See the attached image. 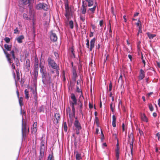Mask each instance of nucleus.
I'll list each match as a JSON object with an SVG mask.
<instances>
[{
  "label": "nucleus",
  "instance_id": "59",
  "mask_svg": "<svg viewBox=\"0 0 160 160\" xmlns=\"http://www.w3.org/2000/svg\"><path fill=\"white\" fill-rule=\"evenodd\" d=\"M93 36V32H91L90 34V37H91Z\"/></svg>",
  "mask_w": 160,
  "mask_h": 160
},
{
  "label": "nucleus",
  "instance_id": "37",
  "mask_svg": "<svg viewBox=\"0 0 160 160\" xmlns=\"http://www.w3.org/2000/svg\"><path fill=\"white\" fill-rule=\"evenodd\" d=\"M87 43L86 45L87 46V48H89V41L88 39H87L86 40Z\"/></svg>",
  "mask_w": 160,
  "mask_h": 160
},
{
  "label": "nucleus",
  "instance_id": "34",
  "mask_svg": "<svg viewBox=\"0 0 160 160\" xmlns=\"http://www.w3.org/2000/svg\"><path fill=\"white\" fill-rule=\"evenodd\" d=\"M149 108L151 111H152L153 110V108L152 105L151 104H149Z\"/></svg>",
  "mask_w": 160,
  "mask_h": 160
},
{
  "label": "nucleus",
  "instance_id": "7",
  "mask_svg": "<svg viewBox=\"0 0 160 160\" xmlns=\"http://www.w3.org/2000/svg\"><path fill=\"white\" fill-rule=\"evenodd\" d=\"M128 142L130 144V147L131 149V152L132 155V150L133 147V143L134 142L133 135L132 132L131 133L128 135Z\"/></svg>",
  "mask_w": 160,
  "mask_h": 160
},
{
  "label": "nucleus",
  "instance_id": "18",
  "mask_svg": "<svg viewBox=\"0 0 160 160\" xmlns=\"http://www.w3.org/2000/svg\"><path fill=\"white\" fill-rule=\"evenodd\" d=\"M24 38V36L23 35H21L16 38L18 42L19 43H21L22 42V40Z\"/></svg>",
  "mask_w": 160,
  "mask_h": 160
},
{
  "label": "nucleus",
  "instance_id": "14",
  "mask_svg": "<svg viewBox=\"0 0 160 160\" xmlns=\"http://www.w3.org/2000/svg\"><path fill=\"white\" fill-rule=\"evenodd\" d=\"M145 72L142 69L140 70V74L139 76V79L141 80L145 77Z\"/></svg>",
  "mask_w": 160,
  "mask_h": 160
},
{
  "label": "nucleus",
  "instance_id": "23",
  "mask_svg": "<svg viewBox=\"0 0 160 160\" xmlns=\"http://www.w3.org/2000/svg\"><path fill=\"white\" fill-rule=\"evenodd\" d=\"M54 117L56 120V123H58L60 119V114L59 113H56L54 114Z\"/></svg>",
  "mask_w": 160,
  "mask_h": 160
},
{
  "label": "nucleus",
  "instance_id": "1",
  "mask_svg": "<svg viewBox=\"0 0 160 160\" xmlns=\"http://www.w3.org/2000/svg\"><path fill=\"white\" fill-rule=\"evenodd\" d=\"M71 98L73 101V102L71 103L72 112L71 111L70 107H68L67 109V113H69L70 118H73L75 116L74 105L77 104V99L73 93L71 94Z\"/></svg>",
  "mask_w": 160,
  "mask_h": 160
},
{
  "label": "nucleus",
  "instance_id": "38",
  "mask_svg": "<svg viewBox=\"0 0 160 160\" xmlns=\"http://www.w3.org/2000/svg\"><path fill=\"white\" fill-rule=\"evenodd\" d=\"M65 17H66V18H67L68 20L69 19V13H68V12H67L65 14Z\"/></svg>",
  "mask_w": 160,
  "mask_h": 160
},
{
  "label": "nucleus",
  "instance_id": "58",
  "mask_svg": "<svg viewBox=\"0 0 160 160\" xmlns=\"http://www.w3.org/2000/svg\"><path fill=\"white\" fill-rule=\"evenodd\" d=\"M118 150V151H119V146L118 145V144H117V148L116 149V150Z\"/></svg>",
  "mask_w": 160,
  "mask_h": 160
},
{
  "label": "nucleus",
  "instance_id": "46",
  "mask_svg": "<svg viewBox=\"0 0 160 160\" xmlns=\"http://www.w3.org/2000/svg\"><path fill=\"white\" fill-rule=\"evenodd\" d=\"M20 77L19 76L17 75V77L16 79H15L16 83L17 81H18L19 80Z\"/></svg>",
  "mask_w": 160,
  "mask_h": 160
},
{
  "label": "nucleus",
  "instance_id": "19",
  "mask_svg": "<svg viewBox=\"0 0 160 160\" xmlns=\"http://www.w3.org/2000/svg\"><path fill=\"white\" fill-rule=\"evenodd\" d=\"M76 160H80L82 159V154L79 153L78 151L76 152Z\"/></svg>",
  "mask_w": 160,
  "mask_h": 160
},
{
  "label": "nucleus",
  "instance_id": "49",
  "mask_svg": "<svg viewBox=\"0 0 160 160\" xmlns=\"http://www.w3.org/2000/svg\"><path fill=\"white\" fill-rule=\"evenodd\" d=\"M122 131H124L125 130V125L124 123H123L122 124Z\"/></svg>",
  "mask_w": 160,
  "mask_h": 160
},
{
  "label": "nucleus",
  "instance_id": "60",
  "mask_svg": "<svg viewBox=\"0 0 160 160\" xmlns=\"http://www.w3.org/2000/svg\"><path fill=\"white\" fill-rule=\"evenodd\" d=\"M89 14L90 18H93V15L92 14Z\"/></svg>",
  "mask_w": 160,
  "mask_h": 160
},
{
  "label": "nucleus",
  "instance_id": "22",
  "mask_svg": "<svg viewBox=\"0 0 160 160\" xmlns=\"http://www.w3.org/2000/svg\"><path fill=\"white\" fill-rule=\"evenodd\" d=\"M141 118L143 121L147 122L148 121V119L144 114H143L141 115Z\"/></svg>",
  "mask_w": 160,
  "mask_h": 160
},
{
  "label": "nucleus",
  "instance_id": "32",
  "mask_svg": "<svg viewBox=\"0 0 160 160\" xmlns=\"http://www.w3.org/2000/svg\"><path fill=\"white\" fill-rule=\"evenodd\" d=\"M136 25L138 27V28H139V27H140V26L142 28L141 23L140 20H138V22L136 23Z\"/></svg>",
  "mask_w": 160,
  "mask_h": 160
},
{
  "label": "nucleus",
  "instance_id": "48",
  "mask_svg": "<svg viewBox=\"0 0 160 160\" xmlns=\"http://www.w3.org/2000/svg\"><path fill=\"white\" fill-rule=\"evenodd\" d=\"M54 55L56 57L57 59L58 58V53L56 52H54Z\"/></svg>",
  "mask_w": 160,
  "mask_h": 160
},
{
  "label": "nucleus",
  "instance_id": "16",
  "mask_svg": "<svg viewBox=\"0 0 160 160\" xmlns=\"http://www.w3.org/2000/svg\"><path fill=\"white\" fill-rule=\"evenodd\" d=\"M95 39L93 38L90 41V47L89 49L90 51H92L93 48L94 47L95 45Z\"/></svg>",
  "mask_w": 160,
  "mask_h": 160
},
{
  "label": "nucleus",
  "instance_id": "15",
  "mask_svg": "<svg viewBox=\"0 0 160 160\" xmlns=\"http://www.w3.org/2000/svg\"><path fill=\"white\" fill-rule=\"evenodd\" d=\"M26 124L25 123L24 124L23 123V116H22V135L23 136V130L24 131L26 130Z\"/></svg>",
  "mask_w": 160,
  "mask_h": 160
},
{
  "label": "nucleus",
  "instance_id": "33",
  "mask_svg": "<svg viewBox=\"0 0 160 160\" xmlns=\"http://www.w3.org/2000/svg\"><path fill=\"white\" fill-rule=\"evenodd\" d=\"M53 154H49L48 158V160H52V159L53 158Z\"/></svg>",
  "mask_w": 160,
  "mask_h": 160
},
{
  "label": "nucleus",
  "instance_id": "50",
  "mask_svg": "<svg viewBox=\"0 0 160 160\" xmlns=\"http://www.w3.org/2000/svg\"><path fill=\"white\" fill-rule=\"evenodd\" d=\"M107 145L106 143H104L102 144V147L104 148V147H107Z\"/></svg>",
  "mask_w": 160,
  "mask_h": 160
},
{
  "label": "nucleus",
  "instance_id": "40",
  "mask_svg": "<svg viewBox=\"0 0 160 160\" xmlns=\"http://www.w3.org/2000/svg\"><path fill=\"white\" fill-rule=\"evenodd\" d=\"M156 138L157 137L158 140H159L160 138V132L157 133L156 135Z\"/></svg>",
  "mask_w": 160,
  "mask_h": 160
},
{
  "label": "nucleus",
  "instance_id": "5",
  "mask_svg": "<svg viewBox=\"0 0 160 160\" xmlns=\"http://www.w3.org/2000/svg\"><path fill=\"white\" fill-rule=\"evenodd\" d=\"M48 65L49 66L52 67V68L58 71L59 69V67L58 65H57L56 63L52 60L51 58H49L48 59Z\"/></svg>",
  "mask_w": 160,
  "mask_h": 160
},
{
  "label": "nucleus",
  "instance_id": "43",
  "mask_svg": "<svg viewBox=\"0 0 160 160\" xmlns=\"http://www.w3.org/2000/svg\"><path fill=\"white\" fill-rule=\"evenodd\" d=\"M103 24V22L102 20H100L99 22V25L100 27H102Z\"/></svg>",
  "mask_w": 160,
  "mask_h": 160
},
{
  "label": "nucleus",
  "instance_id": "61",
  "mask_svg": "<svg viewBox=\"0 0 160 160\" xmlns=\"http://www.w3.org/2000/svg\"><path fill=\"white\" fill-rule=\"evenodd\" d=\"M119 80H122V76L121 75L120 76V77H119Z\"/></svg>",
  "mask_w": 160,
  "mask_h": 160
},
{
  "label": "nucleus",
  "instance_id": "25",
  "mask_svg": "<svg viewBox=\"0 0 160 160\" xmlns=\"http://www.w3.org/2000/svg\"><path fill=\"white\" fill-rule=\"evenodd\" d=\"M18 98L19 103L20 107H22V106L23 105V98L22 97H19Z\"/></svg>",
  "mask_w": 160,
  "mask_h": 160
},
{
  "label": "nucleus",
  "instance_id": "9",
  "mask_svg": "<svg viewBox=\"0 0 160 160\" xmlns=\"http://www.w3.org/2000/svg\"><path fill=\"white\" fill-rule=\"evenodd\" d=\"M34 87L33 88H31L32 94L33 95V98L34 100L37 102L38 97L37 96V83H34Z\"/></svg>",
  "mask_w": 160,
  "mask_h": 160
},
{
  "label": "nucleus",
  "instance_id": "17",
  "mask_svg": "<svg viewBox=\"0 0 160 160\" xmlns=\"http://www.w3.org/2000/svg\"><path fill=\"white\" fill-rule=\"evenodd\" d=\"M39 67L40 68V72L42 74H45V73L46 72V68L42 65H40Z\"/></svg>",
  "mask_w": 160,
  "mask_h": 160
},
{
  "label": "nucleus",
  "instance_id": "63",
  "mask_svg": "<svg viewBox=\"0 0 160 160\" xmlns=\"http://www.w3.org/2000/svg\"><path fill=\"white\" fill-rule=\"evenodd\" d=\"M16 92H17V97H18V98H19V92H18V90Z\"/></svg>",
  "mask_w": 160,
  "mask_h": 160
},
{
  "label": "nucleus",
  "instance_id": "56",
  "mask_svg": "<svg viewBox=\"0 0 160 160\" xmlns=\"http://www.w3.org/2000/svg\"><path fill=\"white\" fill-rule=\"evenodd\" d=\"M158 105L160 107V99H159L158 100Z\"/></svg>",
  "mask_w": 160,
  "mask_h": 160
},
{
  "label": "nucleus",
  "instance_id": "44",
  "mask_svg": "<svg viewBox=\"0 0 160 160\" xmlns=\"http://www.w3.org/2000/svg\"><path fill=\"white\" fill-rule=\"evenodd\" d=\"M112 84L111 83H110V84L109 85V91H111L112 90Z\"/></svg>",
  "mask_w": 160,
  "mask_h": 160
},
{
  "label": "nucleus",
  "instance_id": "55",
  "mask_svg": "<svg viewBox=\"0 0 160 160\" xmlns=\"http://www.w3.org/2000/svg\"><path fill=\"white\" fill-rule=\"evenodd\" d=\"M123 18L124 20V22H127V19H126V16L125 15H124L123 16Z\"/></svg>",
  "mask_w": 160,
  "mask_h": 160
},
{
  "label": "nucleus",
  "instance_id": "13",
  "mask_svg": "<svg viewBox=\"0 0 160 160\" xmlns=\"http://www.w3.org/2000/svg\"><path fill=\"white\" fill-rule=\"evenodd\" d=\"M87 2L88 5V7H90L93 6L95 3H96L95 0H85Z\"/></svg>",
  "mask_w": 160,
  "mask_h": 160
},
{
  "label": "nucleus",
  "instance_id": "30",
  "mask_svg": "<svg viewBox=\"0 0 160 160\" xmlns=\"http://www.w3.org/2000/svg\"><path fill=\"white\" fill-rule=\"evenodd\" d=\"M4 48L7 51H10L11 49V47L9 45L5 44L4 45Z\"/></svg>",
  "mask_w": 160,
  "mask_h": 160
},
{
  "label": "nucleus",
  "instance_id": "45",
  "mask_svg": "<svg viewBox=\"0 0 160 160\" xmlns=\"http://www.w3.org/2000/svg\"><path fill=\"white\" fill-rule=\"evenodd\" d=\"M77 91L78 92H81V94H82V92L81 90L78 87H77Z\"/></svg>",
  "mask_w": 160,
  "mask_h": 160
},
{
  "label": "nucleus",
  "instance_id": "36",
  "mask_svg": "<svg viewBox=\"0 0 160 160\" xmlns=\"http://www.w3.org/2000/svg\"><path fill=\"white\" fill-rule=\"evenodd\" d=\"M4 40L6 42L8 43L10 42V39L8 37H5L4 38Z\"/></svg>",
  "mask_w": 160,
  "mask_h": 160
},
{
  "label": "nucleus",
  "instance_id": "11",
  "mask_svg": "<svg viewBox=\"0 0 160 160\" xmlns=\"http://www.w3.org/2000/svg\"><path fill=\"white\" fill-rule=\"evenodd\" d=\"M97 4L96 3H95L94 5L93 8H90L88 10V14H92L95 11L96 9Z\"/></svg>",
  "mask_w": 160,
  "mask_h": 160
},
{
  "label": "nucleus",
  "instance_id": "39",
  "mask_svg": "<svg viewBox=\"0 0 160 160\" xmlns=\"http://www.w3.org/2000/svg\"><path fill=\"white\" fill-rule=\"evenodd\" d=\"M112 102H111L110 105V108L111 109V111L112 112H113L114 111V109L112 107Z\"/></svg>",
  "mask_w": 160,
  "mask_h": 160
},
{
  "label": "nucleus",
  "instance_id": "54",
  "mask_svg": "<svg viewBox=\"0 0 160 160\" xmlns=\"http://www.w3.org/2000/svg\"><path fill=\"white\" fill-rule=\"evenodd\" d=\"M139 14V13L138 12H136L134 14V17H135L138 16V15Z\"/></svg>",
  "mask_w": 160,
  "mask_h": 160
},
{
  "label": "nucleus",
  "instance_id": "24",
  "mask_svg": "<svg viewBox=\"0 0 160 160\" xmlns=\"http://www.w3.org/2000/svg\"><path fill=\"white\" fill-rule=\"evenodd\" d=\"M147 34L149 38L150 39H152L154 37L156 36V34H152L149 32H148L147 33Z\"/></svg>",
  "mask_w": 160,
  "mask_h": 160
},
{
  "label": "nucleus",
  "instance_id": "8",
  "mask_svg": "<svg viewBox=\"0 0 160 160\" xmlns=\"http://www.w3.org/2000/svg\"><path fill=\"white\" fill-rule=\"evenodd\" d=\"M42 82L43 83L44 82L47 81L49 82H50L51 77V75L49 73H45V74H42Z\"/></svg>",
  "mask_w": 160,
  "mask_h": 160
},
{
  "label": "nucleus",
  "instance_id": "41",
  "mask_svg": "<svg viewBox=\"0 0 160 160\" xmlns=\"http://www.w3.org/2000/svg\"><path fill=\"white\" fill-rule=\"evenodd\" d=\"M23 16L24 18H25L26 19H28V16L26 14L24 13L23 15Z\"/></svg>",
  "mask_w": 160,
  "mask_h": 160
},
{
  "label": "nucleus",
  "instance_id": "47",
  "mask_svg": "<svg viewBox=\"0 0 160 160\" xmlns=\"http://www.w3.org/2000/svg\"><path fill=\"white\" fill-rule=\"evenodd\" d=\"M18 28H16L14 30V33L16 34L18 32Z\"/></svg>",
  "mask_w": 160,
  "mask_h": 160
},
{
  "label": "nucleus",
  "instance_id": "6",
  "mask_svg": "<svg viewBox=\"0 0 160 160\" xmlns=\"http://www.w3.org/2000/svg\"><path fill=\"white\" fill-rule=\"evenodd\" d=\"M35 8L38 10L43 9L47 11L48 9V6L45 3L39 2L35 6Z\"/></svg>",
  "mask_w": 160,
  "mask_h": 160
},
{
  "label": "nucleus",
  "instance_id": "21",
  "mask_svg": "<svg viewBox=\"0 0 160 160\" xmlns=\"http://www.w3.org/2000/svg\"><path fill=\"white\" fill-rule=\"evenodd\" d=\"M86 7L83 4L82 5V7L81 8V13L82 14H85L86 13Z\"/></svg>",
  "mask_w": 160,
  "mask_h": 160
},
{
  "label": "nucleus",
  "instance_id": "42",
  "mask_svg": "<svg viewBox=\"0 0 160 160\" xmlns=\"http://www.w3.org/2000/svg\"><path fill=\"white\" fill-rule=\"evenodd\" d=\"M20 113L22 115L25 113V112L24 111L22 110V107H20Z\"/></svg>",
  "mask_w": 160,
  "mask_h": 160
},
{
  "label": "nucleus",
  "instance_id": "12",
  "mask_svg": "<svg viewBox=\"0 0 160 160\" xmlns=\"http://www.w3.org/2000/svg\"><path fill=\"white\" fill-rule=\"evenodd\" d=\"M37 122H35L32 126V133L33 134H35L37 130Z\"/></svg>",
  "mask_w": 160,
  "mask_h": 160
},
{
  "label": "nucleus",
  "instance_id": "10",
  "mask_svg": "<svg viewBox=\"0 0 160 160\" xmlns=\"http://www.w3.org/2000/svg\"><path fill=\"white\" fill-rule=\"evenodd\" d=\"M50 33V38L51 40L53 42L57 41L58 38L56 34L53 33L52 32H51Z\"/></svg>",
  "mask_w": 160,
  "mask_h": 160
},
{
  "label": "nucleus",
  "instance_id": "4",
  "mask_svg": "<svg viewBox=\"0 0 160 160\" xmlns=\"http://www.w3.org/2000/svg\"><path fill=\"white\" fill-rule=\"evenodd\" d=\"M75 119L73 124L75 128V130L76 131V133L78 135L79 133V131L82 129V127L79 122L77 119V117L75 118Z\"/></svg>",
  "mask_w": 160,
  "mask_h": 160
},
{
  "label": "nucleus",
  "instance_id": "57",
  "mask_svg": "<svg viewBox=\"0 0 160 160\" xmlns=\"http://www.w3.org/2000/svg\"><path fill=\"white\" fill-rule=\"evenodd\" d=\"M139 133L140 135H142L143 134V132L142 131H141L140 130H139Z\"/></svg>",
  "mask_w": 160,
  "mask_h": 160
},
{
  "label": "nucleus",
  "instance_id": "35",
  "mask_svg": "<svg viewBox=\"0 0 160 160\" xmlns=\"http://www.w3.org/2000/svg\"><path fill=\"white\" fill-rule=\"evenodd\" d=\"M142 28H141L140 27H139V28H138V33H137V35L138 36L139 35V34L140 33H142Z\"/></svg>",
  "mask_w": 160,
  "mask_h": 160
},
{
  "label": "nucleus",
  "instance_id": "64",
  "mask_svg": "<svg viewBox=\"0 0 160 160\" xmlns=\"http://www.w3.org/2000/svg\"><path fill=\"white\" fill-rule=\"evenodd\" d=\"M128 57L129 59H130L131 60V59L132 58V56L131 55H130V54L128 55Z\"/></svg>",
  "mask_w": 160,
  "mask_h": 160
},
{
  "label": "nucleus",
  "instance_id": "3",
  "mask_svg": "<svg viewBox=\"0 0 160 160\" xmlns=\"http://www.w3.org/2000/svg\"><path fill=\"white\" fill-rule=\"evenodd\" d=\"M4 51L9 63L11 64L12 63L13 61L15 59L14 51H12L10 52V54H8L7 52H6L4 50Z\"/></svg>",
  "mask_w": 160,
  "mask_h": 160
},
{
  "label": "nucleus",
  "instance_id": "26",
  "mask_svg": "<svg viewBox=\"0 0 160 160\" xmlns=\"http://www.w3.org/2000/svg\"><path fill=\"white\" fill-rule=\"evenodd\" d=\"M24 93L25 96V98L26 99H28L29 98L28 91L27 89H26L24 91Z\"/></svg>",
  "mask_w": 160,
  "mask_h": 160
},
{
  "label": "nucleus",
  "instance_id": "2",
  "mask_svg": "<svg viewBox=\"0 0 160 160\" xmlns=\"http://www.w3.org/2000/svg\"><path fill=\"white\" fill-rule=\"evenodd\" d=\"M38 63H37L35 64L33 71L31 73L32 77L33 78V82L35 83H37L38 75Z\"/></svg>",
  "mask_w": 160,
  "mask_h": 160
},
{
  "label": "nucleus",
  "instance_id": "53",
  "mask_svg": "<svg viewBox=\"0 0 160 160\" xmlns=\"http://www.w3.org/2000/svg\"><path fill=\"white\" fill-rule=\"evenodd\" d=\"M89 107L91 109L93 108V104H92L90 103H89Z\"/></svg>",
  "mask_w": 160,
  "mask_h": 160
},
{
  "label": "nucleus",
  "instance_id": "52",
  "mask_svg": "<svg viewBox=\"0 0 160 160\" xmlns=\"http://www.w3.org/2000/svg\"><path fill=\"white\" fill-rule=\"evenodd\" d=\"M153 93V92H151L149 93H148V94H147V95L149 97L151 95H152V94Z\"/></svg>",
  "mask_w": 160,
  "mask_h": 160
},
{
  "label": "nucleus",
  "instance_id": "62",
  "mask_svg": "<svg viewBox=\"0 0 160 160\" xmlns=\"http://www.w3.org/2000/svg\"><path fill=\"white\" fill-rule=\"evenodd\" d=\"M153 116L154 117H156L157 116V114L156 113V112H154V113H153Z\"/></svg>",
  "mask_w": 160,
  "mask_h": 160
},
{
  "label": "nucleus",
  "instance_id": "51",
  "mask_svg": "<svg viewBox=\"0 0 160 160\" xmlns=\"http://www.w3.org/2000/svg\"><path fill=\"white\" fill-rule=\"evenodd\" d=\"M11 67H12V69H15V66L14 64L13 63H12Z\"/></svg>",
  "mask_w": 160,
  "mask_h": 160
},
{
  "label": "nucleus",
  "instance_id": "20",
  "mask_svg": "<svg viewBox=\"0 0 160 160\" xmlns=\"http://www.w3.org/2000/svg\"><path fill=\"white\" fill-rule=\"evenodd\" d=\"M112 125L113 127H116V118L115 115H113L112 116Z\"/></svg>",
  "mask_w": 160,
  "mask_h": 160
},
{
  "label": "nucleus",
  "instance_id": "29",
  "mask_svg": "<svg viewBox=\"0 0 160 160\" xmlns=\"http://www.w3.org/2000/svg\"><path fill=\"white\" fill-rule=\"evenodd\" d=\"M69 24L71 29L73 28V22L72 20L69 21Z\"/></svg>",
  "mask_w": 160,
  "mask_h": 160
},
{
  "label": "nucleus",
  "instance_id": "27",
  "mask_svg": "<svg viewBox=\"0 0 160 160\" xmlns=\"http://www.w3.org/2000/svg\"><path fill=\"white\" fill-rule=\"evenodd\" d=\"M38 111L39 112H44V107L42 105L41 106L39 109Z\"/></svg>",
  "mask_w": 160,
  "mask_h": 160
},
{
  "label": "nucleus",
  "instance_id": "31",
  "mask_svg": "<svg viewBox=\"0 0 160 160\" xmlns=\"http://www.w3.org/2000/svg\"><path fill=\"white\" fill-rule=\"evenodd\" d=\"M63 128L65 132H67L68 129V127L67 126V124L66 122H65L63 124Z\"/></svg>",
  "mask_w": 160,
  "mask_h": 160
},
{
  "label": "nucleus",
  "instance_id": "28",
  "mask_svg": "<svg viewBox=\"0 0 160 160\" xmlns=\"http://www.w3.org/2000/svg\"><path fill=\"white\" fill-rule=\"evenodd\" d=\"M80 20H81L82 22H84L85 21V15H80Z\"/></svg>",
  "mask_w": 160,
  "mask_h": 160
}]
</instances>
